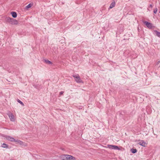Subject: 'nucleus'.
<instances>
[{
	"mask_svg": "<svg viewBox=\"0 0 160 160\" xmlns=\"http://www.w3.org/2000/svg\"><path fill=\"white\" fill-rule=\"evenodd\" d=\"M5 21L7 22L12 25H17L18 24V22L17 20L10 17L6 18Z\"/></svg>",
	"mask_w": 160,
	"mask_h": 160,
	"instance_id": "f257e3e1",
	"label": "nucleus"
},
{
	"mask_svg": "<svg viewBox=\"0 0 160 160\" xmlns=\"http://www.w3.org/2000/svg\"><path fill=\"white\" fill-rule=\"evenodd\" d=\"M73 77L75 78V80L78 83H83V81L81 79L78 74L73 75Z\"/></svg>",
	"mask_w": 160,
	"mask_h": 160,
	"instance_id": "f03ea898",
	"label": "nucleus"
},
{
	"mask_svg": "<svg viewBox=\"0 0 160 160\" xmlns=\"http://www.w3.org/2000/svg\"><path fill=\"white\" fill-rule=\"evenodd\" d=\"M7 114L11 121L14 122L15 121L14 117L12 113L10 111H8Z\"/></svg>",
	"mask_w": 160,
	"mask_h": 160,
	"instance_id": "7ed1b4c3",
	"label": "nucleus"
},
{
	"mask_svg": "<svg viewBox=\"0 0 160 160\" xmlns=\"http://www.w3.org/2000/svg\"><path fill=\"white\" fill-rule=\"evenodd\" d=\"M108 147L111 149H115V150H118L119 149L118 147L116 146L108 145Z\"/></svg>",
	"mask_w": 160,
	"mask_h": 160,
	"instance_id": "20e7f679",
	"label": "nucleus"
},
{
	"mask_svg": "<svg viewBox=\"0 0 160 160\" xmlns=\"http://www.w3.org/2000/svg\"><path fill=\"white\" fill-rule=\"evenodd\" d=\"M66 160H75L76 158L75 157H74L71 155H66Z\"/></svg>",
	"mask_w": 160,
	"mask_h": 160,
	"instance_id": "39448f33",
	"label": "nucleus"
},
{
	"mask_svg": "<svg viewBox=\"0 0 160 160\" xmlns=\"http://www.w3.org/2000/svg\"><path fill=\"white\" fill-rule=\"evenodd\" d=\"M4 137L7 140L11 141V142H14L15 141V139L10 136L5 135L4 136Z\"/></svg>",
	"mask_w": 160,
	"mask_h": 160,
	"instance_id": "423d86ee",
	"label": "nucleus"
},
{
	"mask_svg": "<svg viewBox=\"0 0 160 160\" xmlns=\"http://www.w3.org/2000/svg\"><path fill=\"white\" fill-rule=\"evenodd\" d=\"M14 142H17V143L19 144L20 145H21L22 146H26V145L25 143L23 142L22 141H20V140H16L15 139V141H14Z\"/></svg>",
	"mask_w": 160,
	"mask_h": 160,
	"instance_id": "0eeeda50",
	"label": "nucleus"
},
{
	"mask_svg": "<svg viewBox=\"0 0 160 160\" xmlns=\"http://www.w3.org/2000/svg\"><path fill=\"white\" fill-rule=\"evenodd\" d=\"M144 23L146 25L147 27L149 28H151L152 27V24L151 23L147 21H144Z\"/></svg>",
	"mask_w": 160,
	"mask_h": 160,
	"instance_id": "6e6552de",
	"label": "nucleus"
},
{
	"mask_svg": "<svg viewBox=\"0 0 160 160\" xmlns=\"http://www.w3.org/2000/svg\"><path fill=\"white\" fill-rule=\"evenodd\" d=\"M139 142L138 143V144L144 147H145L146 145L147 144L146 143L142 140H139Z\"/></svg>",
	"mask_w": 160,
	"mask_h": 160,
	"instance_id": "1a4fd4ad",
	"label": "nucleus"
},
{
	"mask_svg": "<svg viewBox=\"0 0 160 160\" xmlns=\"http://www.w3.org/2000/svg\"><path fill=\"white\" fill-rule=\"evenodd\" d=\"M154 34L158 37H160V32L157 31H154Z\"/></svg>",
	"mask_w": 160,
	"mask_h": 160,
	"instance_id": "9d476101",
	"label": "nucleus"
},
{
	"mask_svg": "<svg viewBox=\"0 0 160 160\" xmlns=\"http://www.w3.org/2000/svg\"><path fill=\"white\" fill-rule=\"evenodd\" d=\"M60 158L62 160H66V155L63 154L60 156Z\"/></svg>",
	"mask_w": 160,
	"mask_h": 160,
	"instance_id": "9b49d317",
	"label": "nucleus"
},
{
	"mask_svg": "<svg viewBox=\"0 0 160 160\" xmlns=\"http://www.w3.org/2000/svg\"><path fill=\"white\" fill-rule=\"evenodd\" d=\"M11 14H12V17L13 18H15L17 17V14L16 12H11Z\"/></svg>",
	"mask_w": 160,
	"mask_h": 160,
	"instance_id": "f8f14e48",
	"label": "nucleus"
},
{
	"mask_svg": "<svg viewBox=\"0 0 160 160\" xmlns=\"http://www.w3.org/2000/svg\"><path fill=\"white\" fill-rule=\"evenodd\" d=\"M115 3L114 2H112L111 4L110 7H109V8H112L113 7H114L115 6Z\"/></svg>",
	"mask_w": 160,
	"mask_h": 160,
	"instance_id": "ddd939ff",
	"label": "nucleus"
},
{
	"mask_svg": "<svg viewBox=\"0 0 160 160\" xmlns=\"http://www.w3.org/2000/svg\"><path fill=\"white\" fill-rule=\"evenodd\" d=\"M32 5V3H29V4H28V5H27L26 7H25V8L26 9H28V8H31Z\"/></svg>",
	"mask_w": 160,
	"mask_h": 160,
	"instance_id": "4468645a",
	"label": "nucleus"
},
{
	"mask_svg": "<svg viewBox=\"0 0 160 160\" xmlns=\"http://www.w3.org/2000/svg\"><path fill=\"white\" fill-rule=\"evenodd\" d=\"M2 147L3 148H8V145L5 143H3V144H2Z\"/></svg>",
	"mask_w": 160,
	"mask_h": 160,
	"instance_id": "2eb2a0df",
	"label": "nucleus"
},
{
	"mask_svg": "<svg viewBox=\"0 0 160 160\" xmlns=\"http://www.w3.org/2000/svg\"><path fill=\"white\" fill-rule=\"evenodd\" d=\"M45 62L47 64H51L52 63V62L48 60H45Z\"/></svg>",
	"mask_w": 160,
	"mask_h": 160,
	"instance_id": "dca6fc26",
	"label": "nucleus"
},
{
	"mask_svg": "<svg viewBox=\"0 0 160 160\" xmlns=\"http://www.w3.org/2000/svg\"><path fill=\"white\" fill-rule=\"evenodd\" d=\"M137 150L136 149H131V151L133 153H135L137 152Z\"/></svg>",
	"mask_w": 160,
	"mask_h": 160,
	"instance_id": "f3484780",
	"label": "nucleus"
},
{
	"mask_svg": "<svg viewBox=\"0 0 160 160\" xmlns=\"http://www.w3.org/2000/svg\"><path fill=\"white\" fill-rule=\"evenodd\" d=\"M18 102L19 103H20L22 106H24V104H23V103L22 101H21L19 99H18Z\"/></svg>",
	"mask_w": 160,
	"mask_h": 160,
	"instance_id": "a211bd4d",
	"label": "nucleus"
},
{
	"mask_svg": "<svg viewBox=\"0 0 160 160\" xmlns=\"http://www.w3.org/2000/svg\"><path fill=\"white\" fill-rule=\"evenodd\" d=\"M157 10H158V9L157 8L154 9V11H153L154 13L155 14H156L157 12Z\"/></svg>",
	"mask_w": 160,
	"mask_h": 160,
	"instance_id": "6ab92c4d",
	"label": "nucleus"
},
{
	"mask_svg": "<svg viewBox=\"0 0 160 160\" xmlns=\"http://www.w3.org/2000/svg\"><path fill=\"white\" fill-rule=\"evenodd\" d=\"M63 93H64V92L63 91H61L60 92V95H61Z\"/></svg>",
	"mask_w": 160,
	"mask_h": 160,
	"instance_id": "aec40b11",
	"label": "nucleus"
},
{
	"mask_svg": "<svg viewBox=\"0 0 160 160\" xmlns=\"http://www.w3.org/2000/svg\"><path fill=\"white\" fill-rule=\"evenodd\" d=\"M160 63V61H158L157 63V65H158V64H159Z\"/></svg>",
	"mask_w": 160,
	"mask_h": 160,
	"instance_id": "412c9836",
	"label": "nucleus"
},
{
	"mask_svg": "<svg viewBox=\"0 0 160 160\" xmlns=\"http://www.w3.org/2000/svg\"><path fill=\"white\" fill-rule=\"evenodd\" d=\"M149 7H151V8H152V6L151 4H150V5Z\"/></svg>",
	"mask_w": 160,
	"mask_h": 160,
	"instance_id": "4be33fe9",
	"label": "nucleus"
},
{
	"mask_svg": "<svg viewBox=\"0 0 160 160\" xmlns=\"http://www.w3.org/2000/svg\"><path fill=\"white\" fill-rule=\"evenodd\" d=\"M10 160H13L12 159H11Z\"/></svg>",
	"mask_w": 160,
	"mask_h": 160,
	"instance_id": "5701e85b",
	"label": "nucleus"
}]
</instances>
